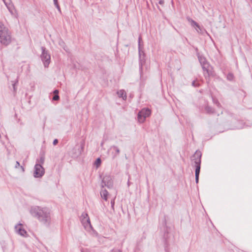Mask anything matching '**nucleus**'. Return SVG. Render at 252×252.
<instances>
[{"mask_svg": "<svg viewBox=\"0 0 252 252\" xmlns=\"http://www.w3.org/2000/svg\"><path fill=\"white\" fill-rule=\"evenodd\" d=\"M55 5H56V7L60 10V6L58 3V0H53Z\"/></svg>", "mask_w": 252, "mask_h": 252, "instance_id": "nucleus-22", "label": "nucleus"}, {"mask_svg": "<svg viewBox=\"0 0 252 252\" xmlns=\"http://www.w3.org/2000/svg\"><path fill=\"white\" fill-rule=\"evenodd\" d=\"M192 85L193 86V87H199V84L198 83H197L195 81H193L192 82Z\"/></svg>", "mask_w": 252, "mask_h": 252, "instance_id": "nucleus-25", "label": "nucleus"}, {"mask_svg": "<svg viewBox=\"0 0 252 252\" xmlns=\"http://www.w3.org/2000/svg\"><path fill=\"white\" fill-rule=\"evenodd\" d=\"M111 208L113 211H114V205H115V199H113L111 201Z\"/></svg>", "mask_w": 252, "mask_h": 252, "instance_id": "nucleus-21", "label": "nucleus"}, {"mask_svg": "<svg viewBox=\"0 0 252 252\" xmlns=\"http://www.w3.org/2000/svg\"><path fill=\"white\" fill-rule=\"evenodd\" d=\"M100 195L102 198L106 201L108 195V192L105 189H102L100 191Z\"/></svg>", "mask_w": 252, "mask_h": 252, "instance_id": "nucleus-12", "label": "nucleus"}, {"mask_svg": "<svg viewBox=\"0 0 252 252\" xmlns=\"http://www.w3.org/2000/svg\"><path fill=\"white\" fill-rule=\"evenodd\" d=\"M58 143V139H56L53 141V144L54 145H56Z\"/></svg>", "mask_w": 252, "mask_h": 252, "instance_id": "nucleus-27", "label": "nucleus"}, {"mask_svg": "<svg viewBox=\"0 0 252 252\" xmlns=\"http://www.w3.org/2000/svg\"><path fill=\"white\" fill-rule=\"evenodd\" d=\"M19 166H20V163H19V162L18 161H17L16 162V164H15V167L16 168H18V167H19Z\"/></svg>", "mask_w": 252, "mask_h": 252, "instance_id": "nucleus-26", "label": "nucleus"}, {"mask_svg": "<svg viewBox=\"0 0 252 252\" xmlns=\"http://www.w3.org/2000/svg\"><path fill=\"white\" fill-rule=\"evenodd\" d=\"M59 98V96L58 94H55L53 97V99L55 101L58 100Z\"/></svg>", "mask_w": 252, "mask_h": 252, "instance_id": "nucleus-24", "label": "nucleus"}, {"mask_svg": "<svg viewBox=\"0 0 252 252\" xmlns=\"http://www.w3.org/2000/svg\"><path fill=\"white\" fill-rule=\"evenodd\" d=\"M201 156V152L198 151L195 152L192 158V160L194 164V166L200 165Z\"/></svg>", "mask_w": 252, "mask_h": 252, "instance_id": "nucleus-9", "label": "nucleus"}, {"mask_svg": "<svg viewBox=\"0 0 252 252\" xmlns=\"http://www.w3.org/2000/svg\"><path fill=\"white\" fill-rule=\"evenodd\" d=\"M39 162V164H40L42 165V164H43L44 162V158L43 157H40Z\"/></svg>", "mask_w": 252, "mask_h": 252, "instance_id": "nucleus-23", "label": "nucleus"}, {"mask_svg": "<svg viewBox=\"0 0 252 252\" xmlns=\"http://www.w3.org/2000/svg\"><path fill=\"white\" fill-rule=\"evenodd\" d=\"M117 94L119 97H122L124 100H126V94L124 90H121L118 91Z\"/></svg>", "mask_w": 252, "mask_h": 252, "instance_id": "nucleus-13", "label": "nucleus"}, {"mask_svg": "<svg viewBox=\"0 0 252 252\" xmlns=\"http://www.w3.org/2000/svg\"><path fill=\"white\" fill-rule=\"evenodd\" d=\"M191 22L193 26H196L197 28H200L199 25L195 21L193 20H191Z\"/></svg>", "mask_w": 252, "mask_h": 252, "instance_id": "nucleus-20", "label": "nucleus"}, {"mask_svg": "<svg viewBox=\"0 0 252 252\" xmlns=\"http://www.w3.org/2000/svg\"><path fill=\"white\" fill-rule=\"evenodd\" d=\"M195 167V176H199L200 170V165H196Z\"/></svg>", "mask_w": 252, "mask_h": 252, "instance_id": "nucleus-16", "label": "nucleus"}, {"mask_svg": "<svg viewBox=\"0 0 252 252\" xmlns=\"http://www.w3.org/2000/svg\"><path fill=\"white\" fill-rule=\"evenodd\" d=\"M11 42V35L10 31L0 22V42L7 46Z\"/></svg>", "mask_w": 252, "mask_h": 252, "instance_id": "nucleus-2", "label": "nucleus"}, {"mask_svg": "<svg viewBox=\"0 0 252 252\" xmlns=\"http://www.w3.org/2000/svg\"><path fill=\"white\" fill-rule=\"evenodd\" d=\"M12 82H13L12 86H13V90L15 92H16V85L18 83V79H16L15 82L13 81Z\"/></svg>", "mask_w": 252, "mask_h": 252, "instance_id": "nucleus-17", "label": "nucleus"}, {"mask_svg": "<svg viewBox=\"0 0 252 252\" xmlns=\"http://www.w3.org/2000/svg\"><path fill=\"white\" fill-rule=\"evenodd\" d=\"M3 0L4 2V3H5V5L7 6V7L8 8H9V6H8V2H6L5 0Z\"/></svg>", "mask_w": 252, "mask_h": 252, "instance_id": "nucleus-30", "label": "nucleus"}, {"mask_svg": "<svg viewBox=\"0 0 252 252\" xmlns=\"http://www.w3.org/2000/svg\"><path fill=\"white\" fill-rule=\"evenodd\" d=\"M199 181V176H195V182L196 183H198Z\"/></svg>", "mask_w": 252, "mask_h": 252, "instance_id": "nucleus-28", "label": "nucleus"}, {"mask_svg": "<svg viewBox=\"0 0 252 252\" xmlns=\"http://www.w3.org/2000/svg\"><path fill=\"white\" fill-rule=\"evenodd\" d=\"M44 173V169L40 164L34 166V176L36 178L42 177Z\"/></svg>", "mask_w": 252, "mask_h": 252, "instance_id": "nucleus-8", "label": "nucleus"}, {"mask_svg": "<svg viewBox=\"0 0 252 252\" xmlns=\"http://www.w3.org/2000/svg\"><path fill=\"white\" fill-rule=\"evenodd\" d=\"M202 69L203 70L204 76L207 80H209V77L211 76H213L214 75V72L212 70V66L209 64V63L204 65L202 66ZM209 80H207V82L208 83Z\"/></svg>", "mask_w": 252, "mask_h": 252, "instance_id": "nucleus-6", "label": "nucleus"}, {"mask_svg": "<svg viewBox=\"0 0 252 252\" xmlns=\"http://www.w3.org/2000/svg\"><path fill=\"white\" fill-rule=\"evenodd\" d=\"M42 54L41 55V60L45 67H47L50 63V55L43 47H41Z\"/></svg>", "mask_w": 252, "mask_h": 252, "instance_id": "nucleus-3", "label": "nucleus"}, {"mask_svg": "<svg viewBox=\"0 0 252 252\" xmlns=\"http://www.w3.org/2000/svg\"><path fill=\"white\" fill-rule=\"evenodd\" d=\"M159 3L161 5H163L164 4V0H160L159 1Z\"/></svg>", "mask_w": 252, "mask_h": 252, "instance_id": "nucleus-31", "label": "nucleus"}, {"mask_svg": "<svg viewBox=\"0 0 252 252\" xmlns=\"http://www.w3.org/2000/svg\"><path fill=\"white\" fill-rule=\"evenodd\" d=\"M16 231L20 235L22 236H26L27 235L26 231L23 228L22 225L19 223L15 227Z\"/></svg>", "mask_w": 252, "mask_h": 252, "instance_id": "nucleus-10", "label": "nucleus"}, {"mask_svg": "<svg viewBox=\"0 0 252 252\" xmlns=\"http://www.w3.org/2000/svg\"><path fill=\"white\" fill-rule=\"evenodd\" d=\"M104 187L108 188L113 187V180L110 175H105L102 180L101 187L103 188Z\"/></svg>", "mask_w": 252, "mask_h": 252, "instance_id": "nucleus-7", "label": "nucleus"}, {"mask_svg": "<svg viewBox=\"0 0 252 252\" xmlns=\"http://www.w3.org/2000/svg\"><path fill=\"white\" fill-rule=\"evenodd\" d=\"M199 62L202 66L208 64L209 63L207 62L205 58L203 57H199L198 58Z\"/></svg>", "mask_w": 252, "mask_h": 252, "instance_id": "nucleus-14", "label": "nucleus"}, {"mask_svg": "<svg viewBox=\"0 0 252 252\" xmlns=\"http://www.w3.org/2000/svg\"><path fill=\"white\" fill-rule=\"evenodd\" d=\"M100 163H101V159L100 158H98L96 159V161H95V164H96V167H98L100 166Z\"/></svg>", "mask_w": 252, "mask_h": 252, "instance_id": "nucleus-18", "label": "nucleus"}, {"mask_svg": "<svg viewBox=\"0 0 252 252\" xmlns=\"http://www.w3.org/2000/svg\"><path fill=\"white\" fill-rule=\"evenodd\" d=\"M21 168L22 171H24V168L22 166H21Z\"/></svg>", "mask_w": 252, "mask_h": 252, "instance_id": "nucleus-34", "label": "nucleus"}, {"mask_svg": "<svg viewBox=\"0 0 252 252\" xmlns=\"http://www.w3.org/2000/svg\"><path fill=\"white\" fill-rule=\"evenodd\" d=\"M54 93L55 94H58L59 93V91L58 90H55L54 91Z\"/></svg>", "mask_w": 252, "mask_h": 252, "instance_id": "nucleus-32", "label": "nucleus"}, {"mask_svg": "<svg viewBox=\"0 0 252 252\" xmlns=\"http://www.w3.org/2000/svg\"><path fill=\"white\" fill-rule=\"evenodd\" d=\"M198 28V30H201L200 29V28Z\"/></svg>", "mask_w": 252, "mask_h": 252, "instance_id": "nucleus-36", "label": "nucleus"}, {"mask_svg": "<svg viewBox=\"0 0 252 252\" xmlns=\"http://www.w3.org/2000/svg\"><path fill=\"white\" fill-rule=\"evenodd\" d=\"M110 149L114 151V152H113V158L116 157L120 154V150L119 148L116 146H111Z\"/></svg>", "mask_w": 252, "mask_h": 252, "instance_id": "nucleus-11", "label": "nucleus"}, {"mask_svg": "<svg viewBox=\"0 0 252 252\" xmlns=\"http://www.w3.org/2000/svg\"><path fill=\"white\" fill-rule=\"evenodd\" d=\"M80 219L81 222L85 229H89L92 228L90 220L87 213H83Z\"/></svg>", "mask_w": 252, "mask_h": 252, "instance_id": "nucleus-5", "label": "nucleus"}, {"mask_svg": "<svg viewBox=\"0 0 252 252\" xmlns=\"http://www.w3.org/2000/svg\"><path fill=\"white\" fill-rule=\"evenodd\" d=\"M214 102L215 103H217V104H218V106L220 105V103H219L217 100H216V101H215V100H214Z\"/></svg>", "mask_w": 252, "mask_h": 252, "instance_id": "nucleus-33", "label": "nucleus"}, {"mask_svg": "<svg viewBox=\"0 0 252 252\" xmlns=\"http://www.w3.org/2000/svg\"><path fill=\"white\" fill-rule=\"evenodd\" d=\"M31 215L36 218L44 224H49L51 220L50 211L49 209L35 206L31 208Z\"/></svg>", "mask_w": 252, "mask_h": 252, "instance_id": "nucleus-1", "label": "nucleus"}, {"mask_svg": "<svg viewBox=\"0 0 252 252\" xmlns=\"http://www.w3.org/2000/svg\"><path fill=\"white\" fill-rule=\"evenodd\" d=\"M234 78L233 75L232 73H228L227 76V79L229 80H232Z\"/></svg>", "mask_w": 252, "mask_h": 252, "instance_id": "nucleus-19", "label": "nucleus"}, {"mask_svg": "<svg viewBox=\"0 0 252 252\" xmlns=\"http://www.w3.org/2000/svg\"><path fill=\"white\" fill-rule=\"evenodd\" d=\"M111 252H116V251H114V250H112V251H111Z\"/></svg>", "mask_w": 252, "mask_h": 252, "instance_id": "nucleus-35", "label": "nucleus"}, {"mask_svg": "<svg viewBox=\"0 0 252 252\" xmlns=\"http://www.w3.org/2000/svg\"><path fill=\"white\" fill-rule=\"evenodd\" d=\"M205 109L206 112L208 114H212L214 112V109L211 107L209 106H206Z\"/></svg>", "mask_w": 252, "mask_h": 252, "instance_id": "nucleus-15", "label": "nucleus"}, {"mask_svg": "<svg viewBox=\"0 0 252 252\" xmlns=\"http://www.w3.org/2000/svg\"><path fill=\"white\" fill-rule=\"evenodd\" d=\"M151 115V110L148 108L142 109L138 114V120L140 123H143L146 118Z\"/></svg>", "mask_w": 252, "mask_h": 252, "instance_id": "nucleus-4", "label": "nucleus"}, {"mask_svg": "<svg viewBox=\"0 0 252 252\" xmlns=\"http://www.w3.org/2000/svg\"><path fill=\"white\" fill-rule=\"evenodd\" d=\"M141 36H139V38H138V45H139V48H140V41L141 40Z\"/></svg>", "mask_w": 252, "mask_h": 252, "instance_id": "nucleus-29", "label": "nucleus"}]
</instances>
